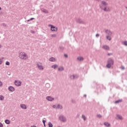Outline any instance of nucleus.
Masks as SVG:
<instances>
[{"label":"nucleus","mask_w":127,"mask_h":127,"mask_svg":"<svg viewBox=\"0 0 127 127\" xmlns=\"http://www.w3.org/2000/svg\"><path fill=\"white\" fill-rule=\"evenodd\" d=\"M43 123L44 124H45V123H46V121L43 120Z\"/></svg>","instance_id":"nucleus-34"},{"label":"nucleus","mask_w":127,"mask_h":127,"mask_svg":"<svg viewBox=\"0 0 127 127\" xmlns=\"http://www.w3.org/2000/svg\"><path fill=\"white\" fill-rule=\"evenodd\" d=\"M102 4L103 5H107V3H106L105 1H102Z\"/></svg>","instance_id":"nucleus-24"},{"label":"nucleus","mask_w":127,"mask_h":127,"mask_svg":"<svg viewBox=\"0 0 127 127\" xmlns=\"http://www.w3.org/2000/svg\"><path fill=\"white\" fill-rule=\"evenodd\" d=\"M104 125L106 127H110V126H111V125H110V123H105Z\"/></svg>","instance_id":"nucleus-17"},{"label":"nucleus","mask_w":127,"mask_h":127,"mask_svg":"<svg viewBox=\"0 0 127 127\" xmlns=\"http://www.w3.org/2000/svg\"><path fill=\"white\" fill-rule=\"evenodd\" d=\"M64 70V68L63 67H61L59 68V71H63Z\"/></svg>","instance_id":"nucleus-20"},{"label":"nucleus","mask_w":127,"mask_h":127,"mask_svg":"<svg viewBox=\"0 0 127 127\" xmlns=\"http://www.w3.org/2000/svg\"><path fill=\"white\" fill-rule=\"evenodd\" d=\"M60 120H61V121L62 122H65V121H66V119H65L63 116H61L60 117Z\"/></svg>","instance_id":"nucleus-8"},{"label":"nucleus","mask_w":127,"mask_h":127,"mask_svg":"<svg viewBox=\"0 0 127 127\" xmlns=\"http://www.w3.org/2000/svg\"><path fill=\"white\" fill-rule=\"evenodd\" d=\"M44 127H46L45 123L44 124Z\"/></svg>","instance_id":"nucleus-43"},{"label":"nucleus","mask_w":127,"mask_h":127,"mask_svg":"<svg viewBox=\"0 0 127 127\" xmlns=\"http://www.w3.org/2000/svg\"><path fill=\"white\" fill-rule=\"evenodd\" d=\"M99 36H100V35H99V34H96V37H98Z\"/></svg>","instance_id":"nucleus-36"},{"label":"nucleus","mask_w":127,"mask_h":127,"mask_svg":"<svg viewBox=\"0 0 127 127\" xmlns=\"http://www.w3.org/2000/svg\"><path fill=\"white\" fill-rule=\"evenodd\" d=\"M53 108H54V109H62V106L59 105H54Z\"/></svg>","instance_id":"nucleus-5"},{"label":"nucleus","mask_w":127,"mask_h":127,"mask_svg":"<svg viewBox=\"0 0 127 127\" xmlns=\"http://www.w3.org/2000/svg\"><path fill=\"white\" fill-rule=\"evenodd\" d=\"M49 61H51V62H55V61H56V60L54 58H51L49 59Z\"/></svg>","instance_id":"nucleus-12"},{"label":"nucleus","mask_w":127,"mask_h":127,"mask_svg":"<svg viewBox=\"0 0 127 127\" xmlns=\"http://www.w3.org/2000/svg\"><path fill=\"white\" fill-rule=\"evenodd\" d=\"M122 101V100H117L115 102L116 104H119V103H121V102Z\"/></svg>","instance_id":"nucleus-18"},{"label":"nucleus","mask_w":127,"mask_h":127,"mask_svg":"<svg viewBox=\"0 0 127 127\" xmlns=\"http://www.w3.org/2000/svg\"><path fill=\"white\" fill-rule=\"evenodd\" d=\"M15 85L17 87L21 86V82L19 81H15Z\"/></svg>","instance_id":"nucleus-4"},{"label":"nucleus","mask_w":127,"mask_h":127,"mask_svg":"<svg viewBox=\"0 0 127 127\" xmlns=\"http://www.w3.org/2000/svg\"><path fill=\"white\" fill-rule=\"evenodd\" d=\"M49 127H53V125H52V124H51V123H49Z\"/></svg>","instance_id":"nucleus-22"},{"label":"nucleus","mask_w":127,"mask_h":127,"mask_svg":"<svg viewBox=\"0 0 127 127\" xmlns=\"http://www.w3.org/2000/svg\"><path fill=\"white\" fill-rule=\"evenodd\" d=\"M106 33H107V34H109V35H112V32L108 30H107L106 31Z\"/></svg>","instance_id":"nucleus-14"},{"label":"nucleus","mask_w":127,"mask_h":127,"mask_svg":"<svg viewBox=\"0 0 127 127\" xmlns=\"http://www.w3.org/2000/svg\"><path fill=\"white\" fill-rule=\"evenodd\" d=\"M1 86H2V82L0 81V87H1Z\"/></svg>","instance_id":"nucleus-32"},{"label":"nucleus","mask_w":127,"mask_h":127,"mask_svg":"<svg viewBox=\"0 0 127 127\" xmlns=\"http://www.w3.org/2000/svg\"><path fill=\"white\" fill-rule=\"evenodd\" d=\"M0 10H1V7H0Z\"/></svg>","instance_id":"nucleus-42"},{"label":"nucleus","mask_w":127,"mask_h":127,"mask_svg":"<svg viewBox=\"0 0 127 127\" xmlns=\"http://www.w3.org/2000/svg\"><path fill=\"white\" fill-rule=\"evenodd\" d=\"M58 67V66L57 65H54L52 66V68H54V69H56V68H57Z\"/></svg>","instance_id":"nucleus-19"},{"label":"nucleus","mask_w":127,"mask_h":127,"mask_svg":"<svg viewBox=\"0 0 127 127\" xmlns=\"http://www.w3.org/2000/svg\"><path fill=\"white\" fill-rule=\"evenodd\" d=\"M47 100H48V101H53V100H54V99H53V98H52L50 96H48L47 97Z\"/></svg>","instance_id":"nucleus-10"},{"label":"nucleus","mask_w":127,"mask_h":127,"mask_svg":"<svg viewBox=\"0 0 127 127\" xmlns=\"http://www.w3.org/2000/svg\"><path fill=\"white\" fill-rule=\"evenodd\" d=\"M124 45H126V46H127V41H125L124 42Z\"/></svg>","instance_id":"nucleus-25"},{"label":"nucleus","mask_w":127,"mask_h":127,"mask_svg":"<svg viewBox=\"0 0 127 127\" xmlns=\"http://www.w3.org/2000/svg\"><path fill=\"white\" fill-rule=\"evenodd\" d=\"M4 97L2 96H0V101H2L3 100Z\"/></svg>","instance_id":"nucleus-23"},{"label":"nucleus","mask_w":127,"mask_h":127,"mask_svg":"<svg viewBox=\"0 0 127 127\" xmlns=\"http://www.w3.org/2000/svg\"><path fill=\"white\" fill-rule=\"evenodd\" d=\"M111 54H108V55H110Z\"/></svg>","instance_id":"nucleus-44"},{"label":"nucleus","mask_w":127,"mask_h":127,"mask_svg":"<svg viewBox=\"0 0 127 127\" xmlns=\"http://www.w3.org/2000/svg\"><path fill=\"white\" fill-rule=\"evenodd\" d=\"M107 39H108V40H111V37H110V36H107Z\"/></svg>","instance_id":"nucleus-29"},{"label":"nucleus","mask_w":127,"mask_h":127,"mask_svg":"<svg viewBox=\"0 0 127 127\" xmlns=\"http://www.w3.org/2000/svg\"><path fill=\"white\" fill-rule=\"evenodd\" d=\"M51 30H52V31H57L58 30L57 27L52 25H51Z\"/></svg>","instance_id":"nucleus-3"},{"label":"nucleus","mask_w":127,"mask_h":127,"mask_svg":"<svg viewBox=\"0 0 127 127\" xmlns=\"http://www.w3.org/2000/svg\"><path fill=\"white\" fill-rule=\"evenodd\" d=\"M102 48L105 49V50H109V49H110V47L108 46H104L102 47Z\"/></svg>","instance_id":"nucleus-7"},{"label":"nucleus","mask_w":127,"mask_h":127,"mask_svg":"<svg viewBox=\"0 0 127 127\" xmlns=\"http://www.w3.org/2000/svg\"><path fill=\"white\" fill-rule=\"evenodd\" d=\"M112 65H114V61L110 59L108 61V64H107L106 67H107V68H110L112 67Z\"/></svg>","instance_id":"nucleus-2"},{"label":"nucleus","mask_w":127,"mask_h":127,"mask_svg":"<svg viewBox=\"0 0 127 127\" xmlns=\"http://www.w3.org/2000/svg\"><path fill=\"white\" fill-rule=\"evenodd\" d=\"M37 66L39 70H43L44 68L43 66L41 65V64H37Z\"/></svg>","instance_id":"nucleus-6"},{"label":"nucleus","mask_w":127,"mask_h":127,"mask_svg":"<svg viewBox=\"0 0 127 127\" xmlns=\"http://www.w3.org/2000/svg\"><path fill=\"white\" fill-rule=\"evenodd\" d=\"M9 64H10V63H9V62H6L5 63V64H6V65H9Z\"/></svg>","instance_id":"nucleus-26"},{"label":"nucleus","mask_w":127,"mask_h":127,"mask_svg":"<svg viewBox=\"0 0 127 127\" xmlns=\"http://www.w3.org/2000/svg\"><path fill=\"white\" fill-rule=\"evenodd\" d=\"M118 118L119 119V120H122L123 118L120 115H117Z\"/></svg>","instance_id":"nucleus-21"},{"label":"nucleus","mask_w":127,"mask_h":127,"mask_svg":"<svg viewBox=\"0 0 127 127\" xmlns=\"http://www.w3.org/2000/svg\"><path fill=\"white\" fill-rule=\"evenodd\" d=\"M3 127V125H2V124L1 123H0V127Z\"/></svg>","instance_id":"nucleus-33"},{"label":"nucleus","mask_w":127,"mask_h":127,"mask_svg":"<svg viewBox=\"0 0 127 127\" xmlns=\"http://www.w3.org/2000/svg\"><path fill=\"white\" fill-rule=\"evenodd\" d=\"M52 36H54V37H56V35L55 34H53L52 35Z\"/></svg>","instance_id":"nucleus-37"},{"label":"nucleus","mask_w":127,"mask_h":127,"mask_svg":"<svg viewBox=\"0 0 127 127\" xmlns=\"http://www.w3.org/2000/svg\"><path fill=\"white\" fill-rule=\"evenodd\" d=\"M102 8L103 9H104V10L105 11H109L110 10V8H109V7H105V8H103V7H102Z\"/></svg>","instance_id":"nucleus-11"},{"label":"nucleus","mask_w":127,"mask_h":127,"mask_svg":"<svg viewBox=\"0 0 127 127\" xmlns=\"http://www.w3.org/2000/svg\"><path fill=\"white\" fill-rule=\"evenodd\" d=\"M5 123L7 125H9V124H10V121H9V120H6L5 121Z\"/></svg>","instance_id":"nucleus-16"},{"label":"nucleus","mask_w":127,"mask_h":127,"mask_svg":"<svg viewBox=\"0 0 127 127\" xmlns=\"http://www.w3.org/2000/svg\"><path fill=\"white\" fill-rule=\"evenodd\" d=\"M31 127H36V126H32Z\"/></svg>","instance_id":"nucleus-41"},{"label":"nucleus","mask_w":127,"mask_h":127,"mask_svg":"<svg viewBox=\"0 0 127 127\" xmlns=\"http://www.w3.org/2000/svg\"><path fill=\"white\" fill-rule=\"evenodd\" d=\"M71 79H75V75H72L70 77Z\"/></svg>","instance_id":"nucleus-27"},{"label":"nucleus","mask_w":127,"mask_h":127,"mask_svg":"<svg viewBox=\"0 0 127 127\" xmlns=\"http://www.w3.org/2000/svg\"><path fill=\"white\" fill-rule=\"evenodd\" d=\"M2 64V60H1V59H0V64Z\"/></svg>","instance_id":"nucleus-31"},{"label":"nucleus","mask_w":127,"mask_h":127,"mask_svg":"<svg viewBox=\"0 0 127 127\" xmlns=\"http://www.w3.org/2000/svg\"><path fill=\"white\" fill-rule=\"evenodd\" d=\"M20 107L22 109H24L25 110L26 109V106H25L24 104H21Z\"/></svg>","instance_id":"nucleus-13"},{"label":"nucleus","mask_w":127,"mask_h":127,"mask_svg":"<svg viewBox=\"0 0 127 127\" xmlns=\"http://www.w3.org/2000/svg\"><path fill=\"white\" fill-rule=\"evenodd\" d=\"M64 57H68V56L66 54L64 55Z\"/></svg>","instance_id":"nucleus-38"},{"label":"nucleus","mask_w":127,"mask_h":127,"mask_svg":"<svg viewBox=\"0 0 127 127\" xmlns=\"http://www.w3.org/2000/svg\"><path fill=\"white\" fill-rule=\"evenodd\" d=\"M8 90H9V91H11V92H13V91H14V87L10 86L8 88Z\"/></svg>","instance_id":"nucleus-9"},{"label":"nucleus","mask_w":127,"mask_h":127,"mask_svg":"<svg viewBox=\"0 0 127 127\" xmlns=\"http://www.w3.org/2000/svg\"><path fill=\"white\" fill-rule=\"evenodd\" d=\"M82 118H83V119H84V121L86 120V117H85V116L82 115Z\"/></svg>","instance_id":"nucleus-28"},{"label":"nucleus","mask_w":127,"mask_h":127,"mask_svg":"<svg viewBox=\"0 0 127 127\" xmlns=\"http://www.w3.org/2000/svg\"><path fill=\"white\" fill-rule=\"evenodd\" d=\"M34 19V18H31L30 19L28 20L27 21H29L30 20H33Z\"/></svg>","instance_id":"nucleus-30"},{"label":"nucleus","mask_w":127,"mask_h":127,"mask_svg":"<svg viewBox=\"0 0 127 127\" xmlns=\"http://www.w3.org/2000/svg\"><path fill=\"white\" fill-rule=\"evenodd\" d=\"M19 57L22 60H26V59L28 58V56H27V55L25 53L22 52L19 54Z\"/></svg>","instance_id":"nucleus-1"},{"label":"nucleus","mask_w":127,"mask_h":127,"mask_svg":"<svg viewBox=\"0 0 127 127\" xmlns=\"http://www.w3.org/2000/svg\"><path fill=\"white\" fill-rule=\"evenodd\" d=\"M78 60H79L80 61H82V60H84V58L82 57H79L77 58Z\"/></svg>","instance_id":"nucleus-15"},{"label":"nucleus","mask_w":127,"mask_h":127,"mask_svg":"<svg viewBox=\"0 0 127 127\" xmlns=\"http://www.w3.org/2000/svg\"><path fill=\"white\" fill-rule=\"evenodd\" d=\"M0 48H1V45L0 44Z\"/></svg>","instance_id":"nucleus-40"},{"label":"nucleus","mask_w":127,"mask_h":127,"mask_svg":"<svg viewBox=\"0 0 127 127\" xmlns=\"http://www.w3.org/2000/svg\"><path fill=\"white\" fill-rule=\"evenodd\" d=\"M125 69V67H122V70H124Z\"/></svg>","instance_id":"nucleus-39"},{"label":"nucleus","mask_w":127,"mask_h":127,"mask_svg":"<svg viewBox=\"0 0 127 127\" xmlns=\"http://www.w3.org/2000/svg\"><path fill=\"white\" fill-rule=\"evenodd\" d=\"M126 8L127 9V7H126Z\"/></svg>","instance_id":"nucleus-46"},{"label":"nucleus","mask_w":127,"mask_h":127,"mask_svg":"<svg viewBox=\"0 0 127 127\" xmlns=\"http://www.w3.org/2000/svg\"><path fill=\"white\" fill-rule=\"evenodd\" d=\"M98 118H102V116H101V115H98Z\"/></svg>","instance_id":"nucleus-35"},{"label":"nucleus","mask_w":127,"mask_h":127,"mask_svg":"<svg viewBox=\"0 0 127 127\" xmlns=\"http://www.w3.org/2000/svg\"><path fill=\"white\" fill-rule=\"evenodd\" d=\"M47 12V11H46V12Z\"/></svg>","instance_id":"nucleus-45"}]
</instances>
